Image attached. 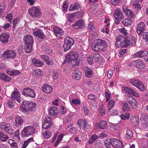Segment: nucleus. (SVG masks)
Segmentation results:
<instances>
[{"instance_id": "obj_25", "label": "nucleus", "mask_w": 148, "mask_h": 148, "mask_svg": "<svg viewBox=\"0 0 148 148\" xmlns=\"http://www.w3.org/2000/svg\"><path fill=\"white\" fill-rule=\"evenodd\" d=\"M53 31L56 34V36L57 38H60L63 35V30L61 28L55 26L53 27Z\"/></svg>"}, {"instance_id": "obj_64", "label": "nucleus", "mask_w": 148, "mask_h": 148, "mask_svg": "<svg viewBox=\"0 0 148 148\" xmlns=\"http://www.w3.org/2000/svg\"><path fill=\"white\" fill-rule=\"evenodd\" d=\"M143 38L146 40V42L148 44V32H145L143 35Z\"/></svg>"}, {"instance_id": "obj_60", "label": "nucleus", "mask_w": 148, "mask_h": 148, "mask_svg": "<svg viewBox=\"0 0 148 148\" xmlns=\"http://www.w3.org/2000/svg\"><path fill=\"white\" fill-rule=\"evenodd\" d=\"M72 127V126L71 125L68 126V127L70 128L69 132L71 134H75L76 132V129L75 128Z\"/></svg>"}, {"instance_id": "obj_48", "label": "nucleus", "mask_w": 148, "mask_h": 148, "mask_svg": "<svg viewBox=\"0 0 148 148\" xmlns=\"http://www.w3.org/2000/svg\"><path fill=\"white\" fill-rule=\"evenodd\" d=\"M84 13V12L83 11L81 10L80 11L75 12V13H76V16H77L79 18H80L82 17Z\"/></svg>"}, {"instance_id": "obj_52", "label": "nucleus", "mask_w": 148, "mask_h": 148, "mask_svg": "<svg viewBox=\"0 0 148 148\" xmlns=\"http://www.w3.org/2000/svg\"><path fill=\"white\" fill-rule=\"evenodd\" d=\"M8 143L13 148H18L17 144L14 140L11 139L9 140L8 141Z\"/></svg>"}, {"instance_id": "obj_32", "label": "nucleus", "mask_w": 148, "mask_h": 148, "mask_svg": "<svg viewBox=\"0 0 148 148\" xmlns=\"http://www.w3.org/2000/svg\"><path fill=\"white\" fill-rule=\"evenodd\" d=\"M98 127L100 129L105 130L107 128V124L106 121L102 120L97 124Z\"/></svg>"}, {"instance_id": "obj_39", "label": "nucleus", "mask_w": 148, "mask_h": 148, "mask_svg": "<svg viewBox=\"0 0 148 148\" xmlns=\"http://www.w3.org/2000/svg\"><path fill=\"white\" fill-rule=\"evenodd\" d=\"M81 8V5L78 3H75L74 4H71L69 7V10L70 11H72L76 9L78 10Z\"/></svg>"}, {"instance_id": "obj_62", "label": "nucleus", "mask_w": 148, "mask_h": 148, "mask_svg": "<svg viewBox=\"0 0 148 148\" xmlns=\"http://www.w3.org/2000/svg\"><path fill=\"white\" fill-rule=\"evenodd\" d=\"M87 61L89 64L92 65L93 64L92 57L90 56H88L87 57Z\"/></svg>"}, {"instance_id": "obj_47", "label": "nucleus", "mask_w": 148, "mask_h": 148, "mask_svg": "<svg viewBox=\"0 0 148 148\" xmlns=\"http://www.w3.org/2000/svg\"><path fill=\"white\" fill-rule=\"evenodd\" d=\"M115 104L114 101L112 100H110L108 103V108L109 111L114 107Z\"/></svg>"}, {"instance_id": "obj_41", "label": "nucleus", "mask_w": 148, "mask_h": 148, "mask_svg": "<svg viewBox=\"0 0 148 148\" xmlns=\"http://www.w3.org/2000/svg\"><path fill=\"white\" fill-rule=\"evenodd\" d=\"M132 21L130 18H125L123 20L122 23L123 25L126 26H128L132 24Z\"/></svg>"}, {"instance_id": "obj_35", "label": "nucleus", "mask_w": 148, "mask_h": 148, "mask_svg": "<svg viewBox=\"0 0 148 148\" xmlns=\"http://www.w3.org/2000/svg\"><path fill=\"white\" fill-rule=\"evenodd\" d=\"M6 73L10 76L16 75H18L21 73L18 70H10L7 69L6 71Z\"/></svg>"}, {"instance_id": "obj_12", "label": "nucleus", "mask_w": 148, "mask_h": 148, "mask_svg": "<svg viewBox=\"0 0 148 148\" xmlns=\"http://www.w3.org/2000/svg\"><path fill=\"white\" fill-rule=\"evenodd\" d=\"M3 56L8 59H14L16 56L15 53L12 50H7L5 51L2 54Z\"/></svg>"}, {"instance_id": "obj_43", "label": "nucleus", "mask_w": 148, "mask_h": 148, "mask_svg": "<svg viewBox=\"0 0 148 148\" xmlns=\"http://www.w3.org/2000/svg\"><path fill=\"white\" fill-rule=\"evenodd\" d=\"M9 137L8 135L4 134L2 132H0V140L2 141H6Z\"/></svg>"}, {"instance_id": "obj_28", "label": "nucleus", "mask_w": 148, "mask_h": 148, "mask_svg": "<svg viewBox=\"0 0 148 148\" xmlns=\"http://www.w3.org/2000/svg\"><path fill=\"white\" fill-rule=\"evenodd\" d=\"M9 35L5 33H3L0 35V40L4 43H6L9 41Z\"/></svg>"}, {"instance_id": "obj_3", "label": "nucleus", "mask_w": 148, "mask_h": 148, "mask_svg": "<svg viewBox=\"0 0 148 148\" xmlns=\"http://www.w3.org/2000/svg\"><path fill=\"white\" fill-rule=\"evenodd\" d=\"M36 129L31 126L25 127L22 130L21 135L23 137H27L35 132Z\"/></svg>"}, {"instance_id": "obj_46", "label": "nucleus", "mask_w": 148, "mask_h": 148, "mask_svg": "<svg viewBox=\"0 0 148 148\" xmlns=\"http://www.w3.org/2000/svg\"><path fill=\"white\" fill-rule=\"evenodd\" d=\"M112 139H106L104 141L105 146L107 148L110 147L112 145Z\"/></svg>"}, {"instance_id": "obj_63", "label": "nucleus", "mask_w": 148, "mask_h": 148, "mask_svg": "<svg viewBox=\"0 0 148 148\" xmlns=\"http://www.w3.org/2000/svg\"><path fill=\"white\" fill-rule=\"evenodd\" d=\"M94 59L96 61L98 60L101 58L100 55L98 53L94 54L93 56Z\"/></svg>"}, {"instance_id": "obj_4", "label": "nucleus", "mask_w": 148, "mask_h": 148, "mask_svg": "<svg viewBox=\"0 0 148 148\" xmlns=\"http://www.w3.org/2000/svg\"><path fill=\"white\" fill-rule=\"evenodd\" d=\"M1 129L3 131L6 132L8 134L13 135L14 133V130L10 123L6 122H3L0 124Z\"/></svg>"}, {"instance_id": "obj_16", "label": "nucleus", "mask_w": 148, "mask_h": 148, "mask_svg": "<svg viewBox=\"0 0 148 148\" xmlns=\"http://www.w3.org/2000/svg\"><path fill=\"white\" fill-rule=\"evenodd\" d=\"M145 25L143 22H141L138 24L136 28V32L139 35L141 36L145 31Z\"/></svg>"}, {"instance_id": "obj_51", "label": "nucleus", "mask_w": 148, "mask_h": 148, "mask_svg": "<svg viewBox=\"0 0 148 148\" xmlns=\"http://www.w3.org/2000/svg\"><path fill=\"white\" fill-rule=\"evenodd\" d=\"M133 135V133L132 131L130 130H127L126 131V136L129 138L130 139L132 137Z\"/></svg>"}, {"instance_id": "obj_31", "label": "nucleus", "mask_w": 148, "mask_h": 148, "mask_svg": "<svg viewBox=\"0 0 148 148\" xmlns=\"http://www.w3.org/2000/svg\"><path fill=\"white\" fill-rule=\"evenodd\" d=\"M49 114L54 116H56L58 113L57 108L56 107H50L48 110Z\"/></svg>"}, {"instance_id": "obj_42", "label": "nucleus", "mask_w": 148, "mask_h": 148, "mask_svg": "<svg viewBox=\"0 0 148 148\" xmlns=\"http://www.w3.org/2000/svg\"><path fill=\"white\" fill-rule=\"evenodd\" d=\"M7 104L8 106L10 108H13L15 106V102L13 99L8 100Z\"/></svg>"}, {"instance_id": "obj_20", "label": "nucleus", "mask_w": 148, "mask_h": 148, "mask_svg": "<svg viewBox=\"0 0 148 148\" xmlns=\"http://www.w3.org/2000/svg\"><path fill=\"white\" fill-rule=\"evenodd\" d=\"M19 92L18 90L16 88L14 89L12 92L11 98L14 100H16L18 103H20L21 100L19 95Z\"/></svg>"}, {"instance_id": "obj_50", "label": "nucleus", "mask_w": 148, "mask_h": 148, "mask_svg": "<svg viewBox=\"0 0 148 148\" xmlns=\"http://www.w3.org/2000/svg\"><path fill=\"white\" fill-rule=\"evenodd\" d=\"M133 5L137 10H139L141 9V7L140 4L137 1H134Z\"/></svg>"}, {"instance_id": "obj_27", "label": "nucleus", "mask_w": 148, "mask_h": 148, "mask_svg": "<svg viewBox=\"0 0 148 148\" xmlns=\"http://www.w3.org/2000/svg\"><path fill=\"white\" fill-rule=\"evenodd\" d=\"M84 69L85 72V75L86 77L90 78L92 76L93 73L91 68L88 67L87 66H84Z\"/></svg>"}, {"instance_id": "obj_49", "label": "nucleus", "mask_w": 148, "mask_h": 148, "mask_svg": "<svg viewBox=\"0 0 148 148\" xmlns=\"http://www.w3.org/2000/svg\"><path fill=\"white\" fill-rule=\"evenodd\" d=\"M62 134L58 136L57 138V140L54 145V146L55 147H56L58 146V144L62 141Z\"/></svg>"}, {"instance_id": "obj_59", "label": "nucleus", "mask_w": 148, "mask_h": 148, "mask_svg": "<svg viewBox=\"0 0 148 148\" xmlns=\"http://www.w3.org/2000/svg\"><path fill=\"white\" fill-rule=\"evenodd\" d=\"M88 30L90 31H92V30L95 29V27L94 25L92 22H90L88 25Z\"/></svg>"}, {"instance_id": "obj_9", "label": "nucleus", "mask_w": 148, "mask_h": 148, "mask_svg": "<svg viewBox=\"0 0 148 148\" xmlns=\"http://www.w3.org/2000/svg\"><path fill=\"white\" fill-rule=\"evenodd\" d=\"M114 16L116 20L115 23L116 24H118L120 21L124 17L122 12L119 9H116L115 10L114 14Z\"/></svg>"}, {"instance_id": "obj_37", "label": "nucleus", "mask_w": 148, "mask_h": 148, "mask_svg": "<svg viewBox=\"0 0 148 148\" xmlns=\"http://www.w3.org/2000/svg\"><path fill=\"white\" fill-rule=\"evenodd\" d=\"M122 110L123 112H127L130 110V108L129 107L127 103L125 101L122 102Z\"/></svg>"}, {"instance_id": "obj_2", "label": "nucleus", "mask_w": 148, "mask_h": 148, "mask_svg": "<svg viewBox=\"0 0 148 148\" xmlns=\"http://www.w3.org/2000/svg\"><path fill=\"white\" fill-rule=\"evenodd\" d=\"M36 105L34 103L24 100L22 102L20 108L27 112H30L35 108Z\"/></svg>"}, {"instance_id": "obj_29", "label": "nucleus", "mask_w": 148, "mask_h": 148, "mask_svg": "<svg viewBox=\"0 0 148 148\" xmlns=\"http://www.w3.org/2000/svg\"><path fill=\"white\" fill-rule=\"evenodd\" d=\"M134 65L136 67L139 69H144L145 68V65L143 61L140 60H136Z\"/></svg>"}, {"instance_id": "obj_44", "label": "nucleus", "mask_w": 148, "mask_h": 148, "mask_svg": "<svg viewBox=\"0 0 148 148\" xmlns=\"http://www.w3.org/2000/svg\"><path fill=\"white\" fill-rule=\"evenodd\" d=\"M130 120L132 123L137 124L139 121V118L137 116H133L132 118L131 117Z\"/></svg>"}, {"instance_id": "obj_33", "label": "nucleus", "mask_w": 148, "mask_h": 148, "mask_svg": "<svg viewBox=\"0 0 148 148\" xmlns=\"http://www.w3.org/2000/svg\"><path fill=\"white\" fill-rule=\"evenodd\" d=\"M0 79L7 82H9L12 80L11 77L3 73H0Z\"/></svg>"}, {"instance_id": "obj_26", "label": "nucleus", "mask_w": 148, "mask_h": 148, "mask_svg": "<svg viewBox=\"0 0 148 148\" xmlns=\"http://www.w3.org/2000/svg\"><path fill=\"white\" fill-rule=\"evenodd\" d=\"M148 54V51L145 50L139 51L134 54V57L142 58L147 56Z\"/></svg>"}, {"instance_id": "obj_53", "label": "nucleus", "mask_w": 148, "mask_h": 148, "mask_svg": "<svg viewBox=\"0 0 148 148\" xmlns=\"http://www.w3.org/2000/svg\"><path fill=\"white\" fill-rule=\"evenodd\" d=\"M125 14L127 15L128 16L131 18H133L134 17V14L132 11L130 10L127 11V12H125Z\"/></svg>"}, {"instance_id": "obj_19", "label": "nucleus", "mask_w": 148, "mask_h": 148, "mask_svg": "<svg viewBox=\"0 0 148 148\" xmlns=\"http://www.w3.org/2000/svg\"><path fill=\"white\" fill-rule=\"evenodd\" d=\"M140 119L142 124L144 127H148V116L147 114H142Z\"/></svg>"}, {"instance_id": "obj_11", "label": "nucleus", "mask_w": 148, "mask_h": 148, "mask_svg": "<svg viewBox=\"0 0 148 148\" xmlns=\"http://www.w3.org/2000/svg\"><path fill=\"white\" fill-rule=\"evenodd\" d=\"M77 123L80 129L85 130L88 129L89 127V125L88 124L87 121L85 119H80L78 120Z\"/></svg>"}, {"instance_id": "obj_14", "label": "nucleus", "mask_w": 148, "mask_h": 148, "mask_svg": "<svg viewBox=\"0 0 148 148\" xmlns=\"http://www.w3.org/2000/svg\"><path fill=\"white\" fill-rule=\"evenodd\" d=\"M85 26V22L82 19L78 20L72 25L73 27L76 29H82L84 28Z\"/></svg>"}, {"instance_id": "obj_5", "label": "nucleus", "mask_w": 148, "mask_h": 148, "mask_svg": "<svg viewBox=\"0 0 148 148\" xmlns=\"http://www.w3.org/2000/svg\"><path fill=\"white\" fill-rule=\"evenodd\" d=\"M122 47H127L131 44L132 45H135L136 44L135 38L133 36H130L128 37H125L123 42H122Z\"/></svg>"}, {"instance_id": "obj_21", "label": "nucleus", "mask_w": 148, "mask_h": 148, "mask_svg": "<svg viewBox=\"0 0 148 148\" xmlns=\"http://www.w3.org/2000/svg\"><path fill=\"white\" fill-rule=\"evenodd\" d=\"M125 39V37H123L122 35H120L118 36L116 39V41L115 42V45L116 47L118 48L122 46V42H123Z\"/></svg>"}, {"instance_id": "obj_18", "label": "nucleus", "mask_w": 148, "mask_h": 148, "mask_svg": "<svg viewBox=\"0 0 148 148\" xmlns=\"http://www.w3.org/2000/svg\"><path fill=\"white\" fill-rule=\"evenodd\" d=\"M33 34L35 36L42 39L46 37V35L43 32L42 30L38 28L35 29L33 31Z\"/></svg>"}, {"instance_id": "obj_10", "label": "nucleus", "mask_w": 148, "mask_h": 148, "mask_svg": "<svg viewBox=\"0 0 148 148\" xmlns=\"http://www.w3.org/2000/svg\"><path fill=\"white\" fill-rule=\"evenodd\" d=\"M22 93L23 95L32 98H35L36 96V94L34 90L29 88H24Z\"/></svg>"}, {"instance_id": "obj_58", "label": "nucleus", "mask_w": 148, "mask_h": 148, "mask_svg": "<svg viewBox=\"0 0 148 148\" xmlns=\"http://www.w3.org/2000/svg\"><path fill=\"white\" fill-rule=\"evenodd\" d=\"M6 18L8 20L10 23H12L13 18L12 14L11 13H10L8 14L6 16Z\"/></svg>"}, {"instance_id": "obj_40", "label": "nucleus", "mask_w": 148, "mask_h": 148, "mask_svg": "<svg viewBox=\"0 0 148 148\" xmlns=\"http://www.w3.org/2000/svg\"><path fill=\"white\" fill-rule=\"evenodd\" d=\"M32 44H25L24 49L27 53H31L32 50Z\"/></svg>"}, {"instance_id": "obj_56", "label": "nucleus", "mask_w": 148, "mask_h": 148, "mask_svg": "<svg viewBox=\"0 0 148 148\" xmlns=\"http://www.w3.org/2000/svg\"><path fill=\"white\" fill-rule=\"evenodd\" d=\"M130 115L129 113H126L125 114H122L120 116L122 119L126 120L127 119H129Z\"/></svg>"}, {"instance_id": "obj_13", "label": "nucleus", "mask_w": 148, "mask_h": 148, "mask_svg": "<svg viewBox=\"0 0 148 148\" xmlns=\"http://www.w3.org/2000/svg\"><path fill=\"white\" fill-rule=\"evenodd\" d=\"M24 121L23 118L19 116L15 118V122L13 123V127L15 128H20L22 127Z\"/></svg>"}, {"instance_id": "obj_23", "label": "nucleus", "mask_w": 148, "mask_h": 148, "mask_svg": "<svg viewBox=\"0 0 148 148\" xmlns=\"http://www.w3.org/2000/svg\"><path fill=\"white\" fill-rule=\"evenodd\" d=\"M42 91L45 93L49 94L53 91V88L48 84H45L42 87Z\"/></svg>"}, {"instance_id": "obj_45", "label": "nucleus", "mask_w": 148, "mask_h": 148, "mask_svg": "<svg viewBox=\"0 0 148 148\" xmlns=\"http://www.w3.org/2000/svg\"><path fill=\"white\" fill-rule=\"evenodd\" d=\"M43 136L45 138H49L51 135V132L49 130H47L42 133Z\"/></svg>"}, {"instance_id": "obj_57", "label": "nucleus", "mask_w": 148, "mask_h": 148, "mask_svg": "<svg viewBox=\"0 0 148 148\" xmlns=\"http://www.w3.org/2000/svg\"><path fill=\"white\" fill-rule=\"evenodd\" d=\"M78 60V59L77 60H75V61L74 60V61H73V60H69V63H70L73 66H78L79 64V62L77 61Z\"/></svg>"}, {"instance_id": "obj_7", "label": "nucleus", "mask_w": 148, "mask_h": 148, "mask_svg": "<svg viewBox=\"0 0 148 148\" xmlns=\"http://www.w3.org/2000/svg\"><path fill=\"white\" fill-rule=\"evenodd\" d=\"M130 83L142 91H143L145 89V86L142 82L138 79H132L130 80Z\"/></svg>"}, {"instance_id": "obj_22", "label": "nucleus", "mask_w": 148, "mask_h": 148, "mask_svg": "<svg viewBox=\"0 0 148 148\" xmlns=\"http://www.w3.org/2000/svg\"><path fill=\"white\" fill-rule=\"evenodd\" d=\"M23 39L25 44H33L34 40L33 37L30 35H27L24 36Z\"/></svg>"}, {"instance_id": "obj_38", "label": "nucleus", "mask_w": 148, "mask_h": 148, "mask_svg": "<svg viewBox=\"0 0 148 148\" xmlns=\"http://www.w3.org/2000/svg\"><path fill=\"white\" fill-rule=\"evenodd\" d=\"M76 13H69L67 14V20L70 23H73L75 21Z\"/></svg>"}, {"instance_id": "obj_61", "label": "nucleus", "mask_w": 148, "mask_h": 148, "mask_svg": "<svg viewBox=\"0 0 148 148\" xmlns=\"http://www.w3.org/2000/svg\"><path fill=\"white\" fill-rule=\"evenodd\" d=\"M102 142L101 140H98L96 142L95 147L96 148L100 147L102 146Z\"/></svg>"}, {"instance_id": "obj_55", "label": "nucleus", "mask_w": 148, "mask_h": 148, "mask_svg": "<svg viewBox=\"0 0 148 148\" xmlns=\"http://www.w3.org/2000/svg\"><path fill=\"white\" fill-rule=\"evenodd\" d=\"M99 113L101 116H103L105 114V110L104 108L101 106L100 107L99 109Z\"/></svg>"}, {"instance_id": "obj_30", "label": "nucleus", "mask_w": 148, "mask_h": 148, "mask_svg": "<svg viewBox=\"0 0 148 148\" xmlns=\"http://www.w3.org/2000/svg\"><path fill=\"white\" fill-rule=\"evenodd\" d=\"M81 75L82 73L79 71L78 69H77L75 71L74 73H73L72 77L73 79L79 80L81 78Z\"/></svg>"}, {"instance_id": "obj_54", "label": "nucleus", "mask_w": 148, "mask_h": 148, "mask_svg": "<svg viewBox=\"0 0 148 148\" xmlns=\"http://www.w3.org/2000/svg\"><path fill=\"white\" fill-rule=\"evenodd\" d=\"M53 78L54 79H57L59 77V75L57 71L56 70H54L53 71L52 73Z\"/></svg>"}, {"instance_id": "obj_6", "label": "nucleus", "mask_w": 148, "mask_h": 148, "mask_svg": "<svg viewBox=\"0 0 148 148\" xmlns=\"http://www.w3.org/2000/svg\"><path fill=\"white\" fill-rule=\"evenodd\" d=\"M30 15L33 18H39L41 16V12L38 8L34 6L28 10Z\"/></svg>"}, {"instance_id": "obj_34", "label": "nucleus", "mask_w": 148, "mask_h": 148, "mask_svg": "<svg viewBox=\"0 0 148 148\" xmlns=\"http://www.w3.org/2000/svg\"><path fill=\"white\" fill-rule=\"evenodd\" d=\"M32 63L33 65L36 66L41 67L44 64V63L43 62L35 58L32 59Z\"/></svg>"}, {"instance_id": "obj_8", "label": "nucleus", "mask_w": 148, "mask_h": 148, "mask_svg": "<svg viewBox=\"0 0 148 148\" xmlns=\"http://www.w3.org/2000/svg\"><path fill=\"white\" fill-rule=\"evenodd\" d=\"M64 41L63 46L64 51L66 52L71 48V46L74 44V41L69 37H66Z\"/></svg>"}, {"instance_id": "obj_17", "label": "nucleus", "mask_w": 148, "mask_h": 148, "mask_svg": "<svg viewBox=\"0 0 148 148\" xmlns=\"http://www.w3.org/2000/svg\"><path fill=\"white\" fill-rule=\"evenodd\" d=\"M112 145L115 148H122L123 143L118 139L115 138L112 139Z\"/></svg>"}, {"instance_id": "obj_1", "label": "nucleus", "mask_w": 148, "mask_h": 148, "mask_svg": "<svg viewBox=\"0 0 148 148\" xmlns=\"http://www.w3.org/2000/svg\"><path fill=\"white\" fill-rule=\"evenodd\" d=\"M106 42L104 40L99 39L95 42L92 46V50L95 52H99L102 50L104 48L107 47Z\"/></svg>"}, {"instance_id": "obj_36", "label": "nucleus", "mask_w": 148, "mask_h": 148, "mask_svg": "<svg viewBox=\"0 0 148 148\" xmlns=\"http://www.w3.org/2000/svg\"><path fill=\"white\" fill-rule=\"evenodd\" d=\"M127 101L133 108H136L137 101L134 98H130L128 99Z\"/></svg>"}, {"instance_id": "obj_15", "label": "nucleus", "mask_w": 148, "mask_h": 148, "mask_svg": "<svg viewBox=\"0 0 148 148\" xmlns=\"http://www.w3.org/2000/svg\"><path fill=\"white\" fill-rule=\"evenodd\" d=\"M78 56L79 54L77 52L72 51L66 56V58L69 60H72L74 61L77 60Z\"/></svg>"}, {"instance_id": "obj_24", "label": "nucleus", "mask_w": 148, "mask_h": 148, "mask_svg": "<svg viewBox=\"0 0 148 148\" xmlns=\"http://www.w3.org/2000/svg\"><path fill=\"white\" fill-rule=\"evenodd\" d=\"M124 91L126 93L131 94L136 97H138L139 95L135 91L128 87H125Z\"/></svg>"}]
</instances>
